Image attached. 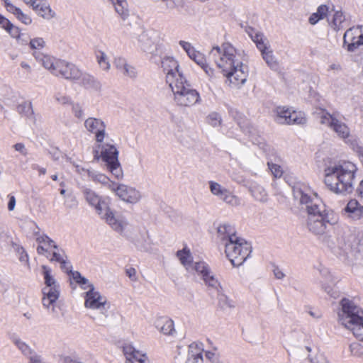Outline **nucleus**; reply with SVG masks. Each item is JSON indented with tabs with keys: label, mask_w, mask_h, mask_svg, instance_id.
Returning <instances> with one entry per match:
<instances>
[{
	"label": "nucleus",
	"mask_w": 363,
	"mask_h": 363,
	"mask_svg": "<svg viewBox=\"0 0 363 363\" xmlns=\"http://www.w3.org/2000/svg\"><path fill=\"white\" fill-rule=\"evenodd\" d=\"M17 252L20 255L19 259L21 262H28V256L26 253V252L23 247H18Z\"/></svg>",
	"instance_id": "nucleus-63"
},
{
	"label": "nucleus",
	"mask_w": 363,
	"mask_h": 363,
	"mask_svg": "<svg viewBox=\"0 0 363 363\" xmlns=\"http://www.w3.org/2000/svg\"><path fill=\"white\" fill-rule=\"evenodd\" d=\"M33 72L31 60H23L21 61L18 69V75L21 79H28Z\"/></svg>",
	"instance_id": "nucleus-28"
},
{
	"label": "nucleus",
	"mask_w": 363,
	"mask_h": 363,
	"mask_svg": "<svg viewBox=\"0 0 363 363\" xmlns=\"http://www.w3.org/2000/svg\"><path fill=\"white\" fill-rule=\"evenodd\" d=\"M37 242L39 243H43L45 245L53 247L54 248H57V246L54 244V242L45 235L38 236L37 238Z\"/></svg>",
	"instance_id": "nucleus-56"
},
{
	"label": "nucleus",
	"mask_w": 363,
	"mask_h": 363,
	"mask_svg": "<svg viewBox=\"0 0 363 363\" xmlns=\"http://www.w3.org/2000/svg\"><path fill=\"white\" fill-rule=\"evenodd\" d=\"M171 84L169 85L174 94V101L181 107H190L200 102L199 92L191 87L185 77L179 78L176 82L169 77Z\"/></svg>",
	"instance_id": "nucleus-7"
},
{
	"label": "nucleus",
	"mask_w": 363,
	"mask_h": 363,
	"mask_svg": "<svg viewBox=\"0 0 363 363\" xmlns=\"http://www.w3.org/2000/svg\"><path fill=\"white\" fill-rule=\"evenodd\" d=\"M251 195L257 201L265 202L267 200V193L264 188L256 182H251L249 186Z\"/></svg>",
	"instance_id": "nucleus-27"
},
{
	"label": "nucleus",
	"mask_w": 363,
	"mask_h": 363,
	"mask_svg": "<svg viewBox=\"0 0 363 363\" xmlns=\"http://www.w3.org/2000/svg\"><path fill=\"white\" fill-rule=\"evenodd\" d=\"M177 256L186 270H190V267L192 264V256L190 250H186V248L179 250L177 252Z\"/></svg>",
	"instance_id": "nucleus-31"
},
{
	"label": "nucleus",
	"mask_w": 363,
	"mask_h": 363,
	"mask_svg": "<svg viewBox=\"0 0 363 363\" xmlns=\"http://www.w3.org/2000/svg\"><path fill=\"white\" fill-rule=\"evenodd\" d=\"M251 252L250 244L238 236L236 239L226 242L225 245L226 257L234 267L241 265L250 256Z\"/></svg>",
	"instance_id": "nucleus-8"
},
{
	"label": "nucleus",
	"mask_w": 363,
	"mask_h": 363,
	"mask_svg": "<svg viewBox=\"0 0 363 363\" xmlns=\"http://www.w3.org/2000/svg\"><path fill=\"white\" fill-rule=\"evenodd\" d=\"M13 14L25 25H30L32 23L31 18L28 14L24 13L20 8L15 9Z\"/></svg>",
	"instance_id": "nucleus-47"
},
{
	"label": "nucleus",
	"mask_w": 363,
	"mask_h": 363,
	"mask_svg": "<svg viewBox=\"0 0 363 363\" xmlns=\"http://www.w3.org/2000/svg\"><path fill=\"white\" fill-rule=\"evenodd\" d=\"M328 11H329V7L328 6L320 5L318 8L317 11L315 13V15L318 16V17H320V20L327 16Z\"/></svg>",
	"instance_id": "nucleus-57"
},
{
	"label": "nucleus",
	"mask_w": 363,
	"mask_h": 363,
	"mask_svg": "<svg viewBox=\"0 0 363 363\" xmlns=\"http://www.w3.org/2000/svg\"><path fill=\"white\" fill-rule=\"evenodd\" d=\"M189 57L200 66L203 65L206 62L204 56L196 50H194Z\"/></svg>",
	"instance_id": "nucleus-52"
},
{
	"label": "nucleus",
	"mask_w": 363,
	"mask_h": 363,
	"mask_svg": "<svg viewBox=\"0 0 363 363\" xmlns=\"http://www.w3.org/2000/svg\"><path fill=\"white\" fill-rule=\"evenodd\" d=\"M291 110L285 107H278L276 109V121L281 124H288Z\"/></svg>",
	"instance_id": "nucleus-41"
},
{
	"label": "nucleus",
	"mask_w": 363,
	"mask_h": 363,
	"mask_svg": "<svg viewBox=\"0 0 363 363\" xmlns=\"http://www.w3.org/2000/svg\"><path fill=\"white\" fill-rule=\"evenodd\" d=\"M306 123V118L303 113L301 111H291L288 119V125L304 124Z\"/></svg>",
	"instance_id": "nucleus-37"
},
{
	"label": "nucleus",
	"mask_w": 363,
	"mask_h": 363,
	"mask_svg": "<svg viewBox=\"0 0 363 363\" xmlns=\"http://www.w3.org/2000/svg\"><path fill=\"white\" fill-rule=\"evenodd\" d=\"M347 330L352 332L357 340L363 342V315Z\"/></svg>",
	"instance_id": "nucleus-36"
},
{
	"label": "nucleus",
	"mask_w": 363,
	"mask_h": 363,
	"mask_svg": "<svg viewBox=\"0 0 363 363\" xmlns=\"http://www.w3.org/2000/svg\"><path fill=\"white\" fill-rule=\"evenodd\" d=\"M202 279L208 288L215 289L218 293H219L222 289L220 282L211 271L208 272Z\"/></svg>",
	"instance_id": "nucleus-33"
},
{
	"label": "nucleus",
	"mask_w": 363,
	"mask_h": 363,
	"mask_svg": "<svg viewBox=\"0 0 363 363\" xmlns=\"http://www.w3.org/2000/svg\"><path fill=\"white\" fill-rule=\"evenodd\" d=\"M363 316V309L351 298H343L340 301L337 312L339 323L346 329L350 328Z\"/></svg>",
	"instance_id": "nucleus-9"
},
{
	"label": "nucleus",
	"mask_w": 363,
	"mask_h": 363,
	"mask_svg": "<svg viewBox=\"0 0 363 363\" xmlns=\"http://www.w3.org/2000/svg\"><path fill=\"white\" fill-rule=\"evenodd\" d=\"M108 308L109 305L107 302L105 304L89 310L88 315L96 323L105 325L108 322Z\"/></svg>",
	"instance_id": "nucleus-18"
},
{
	"label": "nucleus",
	"mask_w": 363,
	"mask_h": 363,
	"mask_svg": "<svg viewBox=\"0 0 363 363\" xmlns=\"http://www.w3.org/2000/svg\"><path fill=\"white\" fill-rule=\"evenodd\" d=\"M179 45L182 47V48L186 52L187 55L189 56L192 52L195 50V49L191 46V45L186 41L180 40Z\"/></svg>",
	"instance_id": "nucleus-58"
},
{
	"label": "nucleus",
	"mask_w": 363,
	"mask_h": 363,
	"mask_svg": "<svg viewBox=\"0 0 363 363\" xmlns=\"http://www.w3.org/2000/svg\"><path fill=\"white\" fill-rule=\"evenodd\" d=\"M207 121L211 125L216 127L220 124L221 118L218 113L213 112L207 116Z\"/></svg>",
	"instance_id": "nucleus-50"
},
{
	"label": "nucleus",
	"mask_w": 363,
	"mask_h": 363,
	"mask_svg": "<svg viewBox=\"0 0 363 363\" xmlns=\"http://www.w3.org/2000/svg\"><path fill=\"white\" fill-rule=\"evenodd\" d=\"M345 210L349 213V216L354 220L363 218V206H361L357 200H350Z\"/></svg>",
	"instance_id": "nucleus-26"
},
{
	"label": "nucleus",
	"mask_w": 363,
	"mask_h": 363,
	"mask_svg": "<svg viewBox=\"0 0 363 363\" xmlns=\"http://www.w3.org/2000/svg\"><path fill=\"white\" fill-rule=\"evenodd\" d=\"M28 358L29 359V363H43L42 356L35 352Z\"/></svg>",
	"instance_id": "nucleus-60"
},
{
	"label": "nucleus",
	"mask_w": 363,
	"mask_h": 363,
	"mask_svg": "<svg viewBox=\"0 0 363 363\" xmlns=\"http://www.w3.org/2000/svg\"><path fill=\"white\" fill-rule=\"evenodd\" d=\"M43 273L45 279V287L59 286L55 278L51 275V270L48 267L43 265Z\"/></svg>",
	"instance_id": "nucleus-43"
},
{
	"label": "nucleus",
	"mask_w": 363,
	"mask_h": 363,
	"mask_svg": "<svg viewBox=\"0 0 363 363\" xmlns=\"http://www.w3.org/2000/svg\"><path fill=\"white\" fill-rule=\"evenodd\" d=\"M162 67L166 73V81L169 85L171 84L169 77H172V81L177 82L179 78L184 77L183 74L179 69L178 62L172 57H165L162 61Z\"/></svg>",
	"instance_id": "nucleus-16"
},
{
	"label": "nucleus",
	"mask_w": 363,
	"mask_h": 363,
	"mask_svg": "<svg viewBox=\"0 0 363 363\" xmlns=\"http://www.w3.org/2000/svg\"><path fill=\"white\" fill-rule=\"evenodd\" d=\"M294 196L301 205H305L308 213L307 227L308 230L315 235H323L325 233L329 221L325 219V208L320 205L321 201L317 194H313L312 198L307 192L300 188H294Z\"/></svg>",
	"instance_id": "nucleus-3"
},
{
	"label": "nucleus",
	"mask_w": 363,
	"mask_h": 363,
	"mask_svg": "<svg viewBox=\"0 0 363 363\" xmlns=\"http://www.w3.org/2000/svg\"><path fill=\"white\" fill-rule=\"evenodd\" d=\"M89 289L86 292L84 301V306L88 311L107 303L106 297L102 296L99 291H96L93 284H89Z\"/></svg>",
	"instance_id": "nucleus-17"
},
{
	"label": "nucleus",
	"mask_w": 363,
	"mask_h": 363,
	"mask_svg": "<svg viewBox=\"0 0 363 363\" xmlns=\"http://www.w3.org/2000/svg\"><path fill=\"white\" fill-rule=\"evenodd\" d=\"M43 304L45 307L49 308L59 298V286L44 287L43 289Z\"/></svg>",
	"instance_id": "nucleus-25"
},
{
	"label": "nucleus",
	"mask_w": 363,
	"mask_h": 363,
	"mask_svg": "<svg viewBox=\"0 0 363 363\" xmlns=\"http://www.w3.org/2000/svg\"><path fill=\"white\" fill-rule=\"evenodd\" d=\"M203 349L201 345L191 343L189 347L188 358L186 363H203Z\"/></svg>",
	"instance_id": "nucleus-24"
},
{
	"label": "nucleus",
	"mask_w": 363,
	"mask_h": 363,
	"mask_svg": "<svg viewBox=\"0 0 363 363\" xmlns=\"http://www.w3.org/2000/svg\"><path fill=\"white\" fill-rule=\"evenodd\" d=\"M39 16L45 19H51L55 17V13L50 9L45 1L39 6L38 10L35 11Z\"/></svg>",
	"instance_id": "nucleus-39"
},
{
	"label": "nucleus",
	"mask_w": 363,
	"mask_h": 363,
	"mask_svg": "<svg viewBox=\"0 0 363 363\" xmlns=\"http://www.w3.org/2000/svg\"><path fill=\"white\" fill-rule=\"evenodd\" d=\"M13 148L16 151L19 152L22 155L26 156L28 154L27 149L26 146L22 143H16L13 146Z\"/></svg>",
	"instance_id": "nucleus-61"
},
{
	"label": "nucleus",
	"mask_w": 363,
	"mask_h": 363,
	"mask_svg": "<svg viewBox=\"0 0 363 363\" xmlns=\"http://www.w3.org/2000/svg\"><path fill=\"white\" fill-rule=\"evenodd\" d=\"M350 354L352 356L363 359V345L359 342H352L349 346Z\"/></svg>",
	"instance_id": "nucleus-45"
},
{
	"label": "nucleus",
	"mask_w": 363,
	"mask_h": 363,
	"mask_svg": "<svg viewBox=\"0 0 363 363\" xmlns=\"http://www.w3.org/2000/svg\"><path fill=\"white\" fill-rule=\"evenodd\" d=\"M315 114L320 119V123L325 125L330 128L333 125V123L336 121V118L333 117L325 109H318L316 111Z\"/></svg>",
	"instance_id": "nucleus-32"
},
{
	"label": "nucleus",
	"mask_w": 363,
	"mask_h": 363,
	"mask_svg": "<svg viewBox=\"0 0 363 363\" xmlns=\"http://www.w3.org/2000/svg\"><path fill=\"white\" fill-rule=\"evenodd\" d=\"M110 190L115 192L122 201L128 203H137L141 199V194L138 190L123 184L111 183Z\"/></svg>",
	"instance_id": "nucleus-14"
},
{
	"label": "nucleus",
	"mask_w": 363,
	"mask_h": 363,
	"mask_svg": "<svg viewBox=\"0 0 363 363\" xmlns=\"http://www.w3.org/2000/svg\"><path fill=\"white\" fill-rule=\"evenodd\" d=\"M209 189L213 196L218 198L225 204L232 207L240 205V199L219 183L213 181L209 182Z\"/></svg>",
	"instance_id": "nucleus-13"
},
{
	"label": "nucleus",
	"mask_w": 363,
	"mask_h": 363,
	"mask_svg": "<svg viewBox=\"0 0 363 363\" xmlns=\"http://www.w3.org/2000/svg\"><path fill=\"white\" fill-rule=\"evenodd\" d=\"M157 330L165 335H172L175 333L174 321L167 316H158L154 321Z\"/></svg>",
	"instance_id": "nucleus-22"
},
{
	"label": "nucleus",
	"mask_w": 363,
	"mask_h": 363,
	"mask_svg": "<svg viewBox=\"0 0 363 363\" xmlns=\"http://www.w3.org/2000/svg\"><path fill=\"white\" fill-rule=\"evenodd\" d=\"M336 133L337 136L348 143L352 150L358 155L360 160L363 162V146H360L356 141L353 140L350 135V130L348 126L343 122L336 119L330 128Z\"/></svg>",
	"instance_id": "nucleus-12"
},
{
	"label": "nucleus",
	"mask_w": 363,
	"mask_h": 363,
	"mask_svg": "<svg viewBox=\"0 0 363 363\" xmlns=\"http://www.w3.org/2000/svg\"><path fill=\"white\" fill-rule=\"evenodd\" d=\"M235 49L230 44L213 47L209 53L211 58L226 79L225 83L232 89H239L248 76V67L240 62L235 55Z\"/></svg>",
	"instance_id": "nucleus-1"
},
{
	"label": "nucleus",
	"mask_w": 363,
	"mask_h": 363,
	"mask_svg": "<svg viewBox=\"0 0 363 363\" xmlns=\"http://www.w3.org/2000/svg\"><path fill=\"white\" fill-rule=\"evenodd\" d=\"M133 44L137 45L144 52H152L159 40L156 30H145L143 28H135L130 33Z\"/></svg>",
	"instance_id": "nucleus-10"
},
{
	"label": "nucleus",
	"mask_w": 363,
	"mask_h": 363,
	"mask_svg": "<svg viewBox=\"0 0 363 363\" xmlns=\"http://www.w3.org/2000/svg\"><path fill=\"white\" fill-rule=\"evenodd\" d=\"M218 304L223 309H227L228 308H233L235 306L234 303L228 296L223 294L218 293Z\"/></svg>",
	"instance_id": "nucleus-46"
},
{
	"label": "nucleus",
	"mask_w": 363,
	"mask_h": 363,
	"mask_svg": "<svg viewBox=\"0 0 363 363\" xmlns=\"http://www.w3.org/2000/svg\"><path fill=\"white\" fill-rule=\"evenodd\" d=\"M191 271H195L198 275L201 277L203 279L208 272H211V269L207 264L203 262H197L195 263H192L190 267Z\"/></svg>",
	"instance_id": "nucleus-34"
},
{
	"label": "nucleus",
	"mask_w": 363,
	"mask_h": 363,
	"mask_svg": "<svg viewBox=\"0 0 363 363\" xmlns=\"http://www.w3.org/2000/svg\"><path fill=\"white\" fill-rule=\"evenodd\" d=\"M93 155L94 160H102L107 169L116 179L123 178V173L118 161V152L113 145L98 143L93 149Z\"/></svg>",
	"instance_id": "nucleus-6"
},
{
	"label": "nucleus",
	"mask_w": 363,
	"mask_h": 363,
	"mask_svg": "<svg viewBox=\"0 0 363 363\" xmlns=\"http://www.w3.org/2000/svg\"><path fill=\"white\" fill-rule=\"evenodd\" d=\"M147 240L148 235L147 233H144L138 237H135L133 240V243L138 250L146 251L148 250Z\"/></svg>",
	"instance_id": "nucleus-42"
},
{
	"label": "nucleus",
	"mask_w": 363,
	"mask_h": 363,
	"mask_svg": "<svg viewBox=\"0 0 363 363\" xmlns=\"http://www.w3.org/2000/svg\"><path fill=\"white\" fill-rule=\"evenodd\" d=\"M50 259L51 261H56V262H58L60 263L61 262H62L64 260L62 256L56 252H53L52 253V255L50 254Z\"/></svg>",
	"instance_id": "nucleus-64"
},
{
	"label": "nucleus",
	"mask_w": 363,
	"mask_h": 363,
	"mask_svg": "<svg viewBox=\"0 0 363 363\" xmlns=\"http://www.w3.org/2000/svg\"><path fill=\"white\" fill-rule=\"evenodd\" d=\"M96 58L98 64L103 70L107 72L110 69L111 64L105 52L102 50H98L96 52Z\"/></svg>",
	"instance_id": "nucleus-38"
},
{
	"label": "nucleus",
	"mask_w": 363,
	"mask_h": 363,
	"mask_svg": "<svg viewBox=\"0 0 363 363\" xmlns=\"http://www.w3.org/2000/svg\"><path fill=\"white\" fill-rule=\"evenodd\" d=\"M84 126L87 132L94 135L97 143H103L107 133L106 125L102 119L89 117L85 120Z\"/></svg>",
	"instance_id": "nucleus-15"
},
{
	"label": "nucleus",
	"mask_w": 363,
	"mask_h": 363,
	"mask_svg": "<svg viewBox=\"0 0 363 363\" xmlns=\"http://www.w3.org/2000/svg\"><path fill=\"white\" fill-rule=\"evenodd\" d=\"M35 58L46 69L55 76H60L70 80H78L82 77L81 71L72 63L47 55H43L40 58L35 56Z\"/></svg>",
	"instance_id": "nucleus-5"
},
{
	"label": "nucleus",
	"mask_w": 363,
	"mask_h": 363,
	"mask_svg": "<svg viewBox=\"0 0 363 363\" xmlns=\"http://www.w3.org/2000/svg\"><path fill=\"white\" fill-rule=\"evenodd\" d=\"M82 170L85 171L87 173L88 177L94 182H99L102 184H107L109 189L110 184L114 183L113 182H111L110 179L104 174H102L95 170H85L84 169Z\"/></svg>",
	"instance_id": "nucleus-29"
},
{
	"label": "nucleus",
	"mask_w": 363,
	"mask_h": 363,
	"mask_svg": "<svg viewBox=\"0 0 363 363\" xmlns=\"http://www.w3.org/2000/svg\"><path fill=\"white\" fill-rule=\"evenodd\" d=\"M356 165L348 161L325 169L324 182L329 189L337 194L347 195L354 190Z\"/></svg>",
	"instance_id": "nucleus-2"
},
{
	"label": "nucleus",
	"mask_w": 363,
	"mask_h": 363,
	"mask_svg": "<svg viewBox=\"0 0 363 363\" xmlns=\"http://www.w3.org/2000/svg\"><path fill=\"white\" fill-rule=\"evenodd\" d=\"M322 287L324 289V291L332 298H337L340 296V291H338L337 287L325 285H323Z\"/></svg>",
	"instance_id": "nucleus-54"
},
{
	"label": "nucleus",
	"mask_w": 363,
	"mask_h": 363,
	"mask_svg": "<svg viewBox=\"0 0 363 363\" xmlns=\"http://www.w3.org/2000/svg\"><path fill=\"white\" fill-rule=\"evenodd\" d=\"M217 237L220 240V242L224 246L226 242L232 241L233 239H236L238 235L235 233V230L233 226L227 223H220L217 227Z\"/></svg>",
	"instance_id": "nucleus-21"
},
{
	"label": "nucleus",
	"mask_w": 363,
	"mask_h": 363,
	"mask_svg": "<svg viewBox=\"0 0 363 363\" xmlns=\"http://www.w3.org/2000/svg\"><path fill=\"white\" fill-rule=\"evenodd\" d=\"M113 65L123 76L130 79H135L137 77L138 71L136 68L129 64L125 58L121 56L116 57L113 60Z\"/></svg>",
	"instance_id": "nucleus-19"
},
{
	"label": "nucleus",
	"mask_w": 363,
	"mask_h": 363,
	"mask_svg": "<svg viewBox=\"0 0 363 363\" xmlns=\"http://www.w3.org/2000/svg\"><path fill=\"white\" fill-rule=\"evenodd\" d=\"M318 271L319 272L320 274L325 279H329L330 278V272L328 268L322 266L321 264H319V266L317 267Z\"/></svg>",
	"instance_id": "nucleus-62"
},
{
	"label": "nucleus",
	"mask_w": 363,
	"mask_h": 363,
	"mask_svg": "<svg viewBox=\"0 0 363 363\" xmlns=\"http://www.w3.org/2000/svg\"><path fill=\"white\" fill-rule=\"evenodd\" d=\"M83 194L86 201L95 207L99 214L105 211L103 218H105L107 223L116 232L122 233L127 226V222L121 218L116 217L113 211L108 207L107 203L101 200V197L93 190L85 188Z\"/></svg>",
	"instance_id": "nucleus-4"
},
{
	"label": "nucleus",
	"mask_w": 363,
	"mask_h": 363,
	"mask_svg": "<svg viewBox=\"0 0 363 363\" xmlns=\"http://www.w3.org/2000/svg\"><path fill=\"white\" fill-rule=\"evenodd\" d=\"M4 29H5L11 37L17 38L22 44H26L28 42V40L21 38L19 28L13 26L9 21H8V24H5Z\"/></svg>",
	"instance_id": "nucleus-35"
},
{
	"label": "nucleus",
	"mask_w": 363,
	"mask_h": 363,
	"mask_svg": "<svg viewBox=\"0 0 363 363\" xmlns=\"http://www.w3.org/2000/svg\"><path fill=\"white\" fill-rule=\"evenodd\" d=\"M29 45L31 49H41L45 46V42L43 38H35L30 40Z\"/></svg>",
	"instance_id": "nucleus-51"
},
{
	"label": "nucleus",
	"mask_w": 363,
	"mask_h": 363,
	"mask_svg": "<svg viewBox=\"0 0 363 363\" xmlns=\"http://www.w3.org/2000/svg\"><path fill=\"white\" fill-rule=\"evenodd\" d=\"M72 110L74 116L77 118H81L83 116L84 111L82 106L78 103H72Z\"/></svg>",
	"instance_id": "nucleus-55"
},
{
	"label": "nucleus",
	"mask_w": 363,
	"mask_h": 363,
	"mask_svg": "<svg viewBox=\"0 0 363 363\" xmlns=\"http://www.w3.org/2000/svg\"><path fill=\"white\" fill-rule=\"evenodd\" d=\"M267 165L275 178H280L282 176L283 170L279 165L272 162H267Z\"/></svg>",
	"instance_id": "nucleus-49"
},
{
	"label": "nucleus",
	"mask_w": 363,
	"mask_h": 363,
	"mask_svg": "<svg viewBox=\"0 0 363 363\" xmlns=\"http://www.w3.org/2000/svg\"><path fill=\"white\" fill-rule=\"evenodd\" d=\"M13 342L18 350L21 351L23 355L28 357L35 352V351L33 350L26 342L18 338H13Z\"/></svg>",
	"instance_id": "nucleus-44"
},
{
	"label": "nucleus",
	"mask_w": 363,
	"mask_h": 363,
	"mask_svg": "<svg viewBox=\"0 0 363 363\" xmlns=\"http://www.w3.org/2000/svg\"><path fill=\"white\" fill-rule=\"evenodd\" d=\"M345 23V16L341 11H336L333 15L332 21L333 28L336 30H340L344 28Z\"/></svg>",
	"instance_id": "nucleus-40"
},
{
	"label": "nucleus",
	"mask_w": 363,
	"mask_h": 363,
	"mask_svg": "<svg viewBox=\"0 0 363 363\" xmlns=\"http://www.w3.org/2000/svg\"><path fill=\"white\" fill-rule=\"evenodd\" d=\"M125 274L131 281H136L138 280L137 272L135 268L129 267L125 269Z\"/></svg>",
	"instance_id": "nucleus-59"
},
{
	"label": "nucleus",
	"mask_w": 363,
	"mask_h": 363,
	"mask_svg": "<svg viewBox=\"0 0 363 363\" xmlns=\"http://www.w3.org/2000/svg\"><path fill=\"white\" fill-rule=\"evenodd\" d=\"M359 35V27L350 28L343 36L344 45H347L349 52H353L358 48L357 35Z\"/></svg>",
	"instance_id": "nucleus-23"
},
{
	"label": "nucleus",
	"mask_w": 363,
	"mask_h": 363,
	"mask_svg": "<svg viewBox=\"0 0 363 363\" xmlns=\"http://www.w3.org/2000/svg\"><path fill=\"white\" fill-rule=\"evenodd\" d=\"M334 248L335 249L336 247H334ZM337 248L340 251L339 254L343 256L348 255V254L351 251L350 245L349 244L345 243L343 240H338Z\"/></svg>",
	"instance_id": "nucleus-48"
},
{
	"label": "nucleus",
	"mask_w": 363,
	"mask_h": 363,
	"mask_svg": "<svg viewBox=\"0 0 363 363\" xmlns=\"http://www.w3.org/2000/svg\"><path fill=\"white\" fill-rule=\"evenodd\" d=\"M123 353L125 356V363H149L145 353L135 350L130 345L123 347Z\"/></svg>",
	"instance_id": "nucleus-20"
},
{
	"label": "nucleus",
	"mask_w": 363,
	"mask_h": 363,
	"mask_svg": "<svg viewBox=\"0 0 363 363\" xmlns=\"http://www.w3.org/2000/svg\"><path fill=\"white\" fill-rule=\"evenodd\" d=\"M252 40L256 43L257 48L262 53V58L267 65L274 70H277L279 67L278 62L273 55V52L270 49L268 40L262 33H255V35L250 33Z\"/></svg>",
	"instance_id": "nucleus-11"
},
{
	"label": "nucleus",
	"mask_w": 363,
	"mask_h": 363,
	"mask_svg": "<svg viewBox=\"0 0 363 363\" xmlns=\"http://www.w3.org/2000/svg\"><path fill=\"white\" fill-rule=\"evenodd\" d=\"M55 100L62 105L71 104L72 101L69 96L62 94L61 93H57L54 96Z\"/></svg>",
	"instance_id": "nucleus-53"
},
{
	"label": "nucleus",
	"mask_w": 363,
	"mask_h": 363,
	"mask_svg": "<svg viewBox=\"0 0 363 363\" xmlns=\"http://www.w3.org/2000/svg\"><path fill=\"white\" fill-rule=\"evenodd\" d=\"M113 3L116 11L123 19H126L128 16V4L126 0H111Z\"/></svg>",
	"instance_id": "nucleus-30"
}]
</instances>
